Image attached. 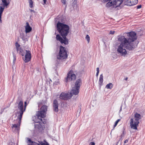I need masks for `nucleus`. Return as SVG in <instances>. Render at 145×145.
<instances>
[{
  "instance_id": "c85d7f7f",
  "label": "nucleus",
  "mask_w": 145,
  "mask_h": 145,
  "mask_svg": "<svg viewBox=\"0 0 145 145\" xmlns=\"http://www.w3.org/2000/svg\"><path fill=\"white\" fill-rule=\"evenodd\" d=\"M141 7V5H138L137 6V9H139Z\"/></svg>"
},
{
  "instance_id": "2eb2a0df",
  "label": "nucleus",
  "mask_w": 145,
  "mask_h": 145,
  "mask_svg": "<svg viewBox=\"0 0 145 145\" xmlns=\"http://www.w3.org/2000/svg\"><path fill=\"white\" fill-rule=\"evenodd\" d=\"M25 27L26 33H29L32 30L31 27L30 26L29 23L27 22L26 23V25L25 26Z\"/></svg>"
},
{
  "instance_id": "f257e3e1",
  "label": "nucleus",
  "mask_w": 145,
  "mask_h": 145,
  "mask_svg": "<svg viewBox=\"0 0 145 145\" xmlns=\"http://www.w3.org/2000/svg\"><path fill=\"white\" fill-rule=\"evenodd\" d=\"M124 35L118 38L121 44L118 47L117 51L121 56H125L127 53L126 49L132 51L137 47V44L135 41L137 37L136 33L134 32L126 33Z\"/></svg>"
},
{
  "instance_id": "4468645a",
  "label": "nucleus",
  "mask_w": 145,
  "mask_h": 145,
  "mask_svg": "<svg viewBox=\"0 0 145 145\" xmlns=\"http://www.w3.org/2000/svg\"><path fill=\"white\" fill-rule=\"evenodd\" d=\"M53 109L54 111L57 112L58 111V103L57 100L54 101L53 103Z\"/></svg>"
},
{
  "instance_id": "f704fd0d",
  "label": "nucleus",
  "mask_w": 145,
  "mask_h": 145,
  "mask_svg": "<svg viewBox=\"0 0 145 145\" xmlns=\"http://www.w3.org/2000/svg\"><path fill=\"white\" fill-rule=\"evenodd\" d=\"M130 0L129 1H130V3H131V4H132V6L133 5V3H132V1L131 0Z\"/></svg>"
},
{
  "instance_id": "473e14b6",
  "label": "nucleus",
  "mask_w": 145,
  "mask_h": 145,
  "mask_svg": "<svg viewBox=\"0 0 145 145\" xmlns=\"http://www.w3.org/2000/svg\"><path fill=\"white\" fill-rule=\"evenodd\" d=\"M128 139H126V140L124 142V143H127L128 142Z\"/></svg>"
},
{
  "instance_id": "f8f14e48",
  "label": "nucleus",
  "mask_w": 145,
  "mask_h": 145,
  "mask_svg": "<svg viewBox=\"0 0 145 145\" xmlns=\"http://www.w3.org/2000/svg\"><path fill=\"white\" fill-rule=\"evenodd\" d=\"M28 139V141L30 144H29V145H50L48 143L46 142H44L42 141H39V143H36L35 142L32 141L31 139L30 138Z\"/></svg>"
},
{
  "instance_id": "393cba45",
  "label": "nucleus",
  "mask_w": 145,
  "mask_h": 145,
  "mask_svg": "<svg viewBox=\"0 0 145 145\" xmlns=\"http://www.w3.org/2000/svg\"><path fill=\"white\" fill-rule=\"evenodd\" d=\"M120 120V119H119L118 120L115 122V124L114 125V127H115L117 125L118 122Z\"/></svg>"
},
{
  "instance_id": "7ed1b4c3",
  "label": "nucleus",
  "mask_w": 145,
  "mask_h": 145,
  "mask_svg": "<svg viewBox=\"0 0 145 145\" xmlns=\"http://www.w3.org/2000/svg\"><path fill=\"white\" fill-rule=\"evenodd\" d=\"M48 106L43 105L40 108V110L38 111L35 116L33 117V120L35 123L45 124L46 122L44 118L46 117Z\"/></svg>"
},
{
  "instance_id": "5701e85b",
  "label": "nucleus",
  "mask_w": 145,
  "mask_h": 145,
  "mask_svg": "<svg viewBox=\"0 0 145 145\" xmlns=\"http://www.w3.org/2000/svg\"><path fill=\"white\" fill-rule=\"evenodd\" d=\"M16 47L17 51V49H18V48L19 49L21 48H20V45L18 43H17V42H16Z\"/></svg>"
},
{
  "instance_id": "c9c22d12",
  "label": "nucleus",
  "mask_w": 145,
  "mask_h": 145,
  "mask_svg": "<svg viewBox=\"0 0 145 145\" xmlns=\"http://www.w3.org/2000/svg\"><path fill=\"white\" fill-rule=\"evenodd\" d=\"M99 73L97 72L96 74V76H97L98 75Z\"/></svg>"
},
{
  "instance_id": "f03ea898",
  "label": "nucleus",
  "mask_w": 145,
  "mask_h": 145,
  "mask_svg": "<svg viewBox=\"0 0 145 145\" xmlns=\"http://www.w3.org/2000/svg\"><path fill=\"white\" fill-rule=\"evenodd\" d=\"M57 30L61 35L63 38L59 35H57L56 36V39L62 44L67 45L68 43V40L66 37L69 32V26L66 25L61 23L58 21L57 24Z\"/></svg>"
},
{
  "instance_id": "e433bc0d",
  "label": "nucleus",
  "mask_w": 145,
  "mask_h": 145,
  "mask_svg": "<svg viewBox=\"0 0 145 145\" xmlns=\"http://www.w3.org/2000/svg\"><path fill=\"white\" fill-rule=\"evenodd\" d=\"M43 1H44V4H45L46 3V0H43Z\"/></svg>"
},
{
  "instance_id": "0eeeda50",
  "label": "nucleus",
  "mask_w": 145,
  "mask_h": 145,
  "mask_svg": "<svg viewBox=\"0 0 145 145\" xmlns=\"http://www.w3.org/2000/svg\"><path fill=\"white\" fill-rule=\"evenodd\" d=\"M67 55L65 47L62 46H60V50L59 54L57 56V58L59 59H63L67 58Z\"/></svg>"
},
{
  "instance_id": "4be33fe9",
  "label": "nucleus",
  "mask_w": 145,
  "mask_h": 145,
  "mask_svg": "<svg viewBox=\"0 0 145 145\" xmlns=\"http://www.w3.org/2000/svg\"><path fill=\"white\" fill-rule=\"evenodd\" d=\"M133 5L136 4L138 2V0H131Z\"/></svg>"
},
{
  "instance_id": "4c0bfd02",
  "label": "nucleus",
  "mask_w": 145,
  "mask_h": 145,
  "mask_svg": "<svg viewBox=\"0 0 145 145\" xmlns=\"http://www.w3.org/2000/svg\"><path fill=\"white\" fill-rule=\"evenodd\" d=\"M58 19V18H56L55 19V21H56V22H57V20Z\"/></svg>"
},
{
  "instance_id": "b1692460",
  "label": "nucleus",
  "mask_w": 145,
  "mask_h": 145,
  "mask_svg": "<svg viewBox=\"0 0 145 145\" xmlns=\"http://www.w3.org/2000/svg\"><path fill=\"white\" fill-rule=\"evenodd\" d=\"M86 39L87 40V41L88 42H89V40H90V38L89 37L88 35H87L86 37Z\"/></svg>"
},
{
  "instance_id": "ddd939ff",
  "label": "nucleus",
  "mask_w": 145,
  "mask_h": 145,
  "mask_svg": "<svg viewBox=\"0 0 145 145\" xmlns=\"http://www.w3.org/2000/svg\"><path fill=\"white\" fill-rule=\"evenodd\" d=\"M72 97L71 94L69 93H62L60 95L59 98L63 100H67Z\"/></svg>"
},
{
  "instance_id": "7c9ffc66",
  "label": "nucleus",
  "mask_w": 145,
  "mask_h": 145,
  "mask_svg": "<svg viewBox=\"0 0 145 145\" xmlns=\"http://www.w3.org/2000/svg\"><path fill=\"white\" fill-rule=\"evenodd\" d=\"M125 131H123V133H122V134L121 135V137H123L124 135H125Z\"/></svg>"
},
{
  "instance_id": "58836bf2",
  "label": "nucleus",
  "mask_w": 145,
  "mask_h": 145,
  "mask_svg": "<svg viewBox=\"0 0 145 145\" xmlns=\"http://www.w3.org/2000/svg\"><path fill=\"white\" fill-rule=\"evenodd\" d=\"M127 79H128V78L127 77H126V78H125V80H127Z\"/></svg>"
},
{
  "instance_id": "6ab92c4d",
  "label": "nucleus",
  "mask_w": 145,
  "mask_h": 145,
  "mask_svg": "<svg viewBox=\"0 0 145 145\" xmlns=\"http://www.w3.org/2000/svg\"><path fill=\"white\" fill-rule=\"evenodd\" d=\"M113 86V85L112 83H109L106 86V88L107 89H111Z\"/></svg>"
},
{
  "instance_id": "1a4fd4ad",
  "label": "nucleus",
  "mask_w": 145,
  "mask_h": 145,
  "mask_svg": "<svg viewBox=\"0 0 145 145\" xmlns=\"http://www.w3.org/2000/svg\"><path fill=\"white\" fill-rule=\"evenodd\" d=\"M2 3L0 4V22L2 23L1 16L5 9V7H7V6L10 4L11 0H1Z\"/></svg>"
},
{
  "instance_id": "2f4dec72",
  "label": "nucleus",
  "mask_w": 145,
  "mask_h": 145,
  "mask_svg": "<svg viewBox=\"0 0 145 145\" xmlns=\"http://www.w3.org/2000/svg\"><path fill=\"white\" fill-rule=\"evenodd\" d=\"M13 56L14 57V60H15L16 59V56L15 55L13 54Z\"/></svg>"
},
{
  "instance_id": "a878e982",
  "label": "nucleus",
  "mask_w": 145,
  "mask_h": 145,
  "mask_svg": "<svg viewBox=\"0 0 145 145\" xmlns=\"http://www.w3.org/2000/svg\"><path fill=\"white\" fill-rule=\"evenodd\" d=\"M62 3L64 5H65V7H66L67 6L66 5V0H61Z\"/></svg>"
},
{
  "instance_id": "c756f323",
  "label": "nucleus",
  "mask_w": 145,
  "mask_h": 145,
  "mask_svg": "<svg viewBox=\"0 0 145 145\" xmlns=\"http://www.w3.org/2000/svg\"><path fill=\"white\" fill-rule=\"evenodd\" d=\"M89 145H95V143L94 142H91L90 143Z\"/></svg>"
},
{
  "instance_id": "6e6552de",
  "label": "nucleus",
  "mask_w": 145,
  "mask_h": 145,
  "mask_svg": "<svg viewBox=\"0 0 145 145\" xmlns=\"http://www.w3.org/2000/svg\"><path fill=\"white\" fill-rule=\"evenodd\" d=\"M81 83V80L80 79H78L76 81L73 89L71 90V92L69 93L71 94L72 96L73 95H76L78 94L79 92V89Z\"/></svg>"
},
{
  "instance_id": "f3484780",
  "label": "nucleus",
  "mask_w": 145,
  "mask_h": 145,
  "mask_svg": "<svg viewBox=\"0 0 145 145\" xmlns=\"http://www.w3.org/2000/svg\"><path fill=\"white\" fill-rule=\"evenodd\" d=\"M103 75L102 74H101L100 75V78H99V84L100 86H101L102 85V83L103 82Z\"/></svg>"
},
{
  "instance_id": "412c9836",
  "label": "nucleus",
  "mask_w": 145,
  "mask_h": 145,
  "mask_svg": "<svg viewBox=\"0 0 145 145\" xmlns=\"http://www.w3.org/2000/svg\"><path fill=\"white\" fill-rule=\"evenodd\" d=\"M29 6L31 8H32L33 7V2L32 0H29Z\"/></svg>"
},
{
  "instance_id": "39448f33",
  "label": "nucleus",
  "mask_w": 145,
  "mask_h": 145,
  "mask_svg": "<svg viewBox=\"0 0 145 145\" xmlns=\"http://www.w3.org/2000/svg\"><path fill=\"white\" fill-rule=\"evenodd\" d=\"M104 2L108 1L106 4V7L109 8L112 7L113 8H116L119 6L122 3V0H103Z\"/></svg>"
},
{
  "instance_id": "ea45409f",
  "label": "nucleus",
  "mask_w": 145,
  "mask_h": 145,
  "mask_svg": "<svg viewBox=\"0 0 145 145\" xmlns=\"http://www.w3.org/2000/svg\"><path fill=\"white\" fill-rule=\"evenodd\" d=\"M30 10L31 12H32V11H33V10Z\"/></svg>"
},
{
  "instance_id": "9b49d317",
  "label": "nucleus",
  "mask_w": 145,
  "mask_h": 145,
  "mask_svg": "<svg viewBox=\"0 0 145 145\" xmlns=\"http://www.w3.org/2000/svg\"><path fill=\"white\" fill-rule=\"evenodd\" d=\"M73 72L72 71H71L69 72L66 81V82L75 79L76 76L73 73Z\"/></svg>"
},
{
  "instance_id": "cd10ccee",
  "label": "nucleus",
  "mask_w": 145,
  "mask_h": 145,
  "mask_svg": "<svg viewBox=\"0 0 145 145\" xmlns=\"http://www.w3.org/2000/svg\"><path fill=\"white\" fill-rule=\"evenodd\" d=\"M115 32V31H111L110 32L109 34L113 35L114 34Z\"/></svg>"
},
{
  "instance_id": "423d86ee",
  "label": "nucleus",
  "mask_w": 145,
  "mask_h": 145,
  "mask_svg": "<svg viewBox=\"0 0 145 145\" xmlns=\"http://www.w3.org/2000/svg\"><path fill=\"white\" fill-rule=\"evenodd\" d=\"M17 52L18 53L21 54L22 56H24L25 54V59L24 60L25 63L29 61L31 58V53L29 51H27L25 50H23L21 48L19 49H17Z\"/></svg>"
},
{
  "instance_id": "72a5a7b5",
  "label": "nucleus",
  "mask_w": 145,
  "mask_h": 145,
  "mask_svg": "<svg viewBox=\"0 0 145 145\" xmlns=\"http://www.w3.org/2000/svg\"><path fill=\"white\" fill-rule=\"evenodd\" d=\"M97 72H99V69L98 67L97 68Z\"/></svg>"
},
{
  "instance_id": "dca6fc26",
  "label": "nucleus",
  "mask_w": 145,
  "mask_h": 145,
  "mask_svg": "<svg viewBox=\"0 0 145 145\" xmlns=\"http://www.w3.org/2000/svg\"><path fill=\"white\" fill-rule=\"evenodd\" d=\"M17 121L18 122V123L17 124H15L14 125H13L12 127V128H15L17 131H18L19 130V127L20 126V124L21 122V120L20 121L19 120V118H17Z\"/></svg>"
},
{
  "instance_id": "20e7f679",
  "label": "nucleus",
  "mask_w": 145,
  "mask_h": 145,
  "mask_svg": "<svg viewBox=\"0 0 145 145\" xmlns=\"http://www.w3.org/2000/svg\"><path fill=\"white\" fill-rule=\"evenodd\" d=\"M134 119L131 118L130 121V126L133 129L137 130L139 123V120L141 118V116L136 112L134 115Z\"/></svg>"
},
{
  "instance_id": "a211bd4d",
  "label": "nucleus",
  "mask_w": 145,
  "mask_h": 145,
  "mask_svg": "<svg viewBox=\"0 0 145 145\" xmlns=\"http://www.w3.org/2000/svg\"><path fill=\"white\" fill-rule=\"evenodd\" d=\"M123 1L122 2H124L125 4V5L128 6H131L132 4H131L130 1L129 0H122Z\"/></svg>"
},
{
  "instance_id": "9d476101",
  "label": "nucleus",
  "mask_w": 145,
  "mask_h": 145,
  "mask_svg": "<svg viewBox=\"0 0 145 145\" xmlns=\"http://www.w3.org/2000/svg\"><path fill=\"white\" fill-rule=\"evenodd\" d=\"M18 107L20 111L18 112L17 113V114L16 116H17V118H19V120H21L24 111V107L23 106V103L22 101H20L18 103Z\"/></svg>"
},
{
  "instance_id": "bb28decb",
  "label": "nucleus",
  "mask_w": 145,
  "mask_h": 145,
  "mask_svg": "<svg viewBox=\"0 0 145 145\" xmlns=\"http://www.w3.org/2000/svg\"><path fill=\"white\" fill-rule=\"evenodd\" d=\"M27 105V102L26 101L25 102L24 106V111H25Z\"/></svg>"
},
{
  "instance_id": "a19ab883",
  "label": "nucleus",
  "mask_w": 145,
  "mask_h": 145,
  "mask_svg": "<svg viewBox=\"0 0 145 145\" xmlns=\"http://www.w3.org/2000/svg\"><path fill=\"white\" fill-rule=\"evenodd\" d=\"M121 108L120 110V111H121Z\"/></svg>"
},
{
  "instance_id": "aec40b11",
  "label": "nucleus",
  "mask_w": 145,
  "mask_h": 145,
  "mask_svg": "<svg viewBox=\"0 0 145 145\" xmlns=\"http://www.w3.org/2000/svg\"><path fill=\"white\" fill-rule=\"evenodd\" d=\"M25 34L24 33H20V37L23 40H25Z\"/></svg>"
}]
</instances>
